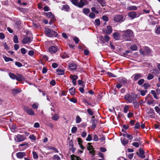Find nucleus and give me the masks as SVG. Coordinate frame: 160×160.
Returning <instances> with one entry per match:
<instances>
[{"label":"nucleus","mask_w":160,"mask_h":160,"mask_svg":"<svg viewBox=\"0 0 160 160\" xmlns=\"http://www.w3.org/2000/svg\"><path fill=\"white\" fill-rule=\"evenodd\" d=\"M124 39L126 41H130L133 36V32L130 29H128L122 32Z\"/></svg>","instance_id":"1"},{"label":"nucleus","mask_w":160,"mask_h":160,"mask_svg":"<svg viewBox=\"0 0 160 160\" xmlns=\"http://www.w3.org/2000/svg\"><path fill=\"white\" fill-rule=\"evenodd\" d=\"M137 96L134 93H131V94H127L125 96L124 98L129 103H132L136 99Z\"/></svg>","instance_id":"2"},{"label":"nucleus","mask_w":160,"mask_h":160,"mask_svg":"<svg viewBox=\"0 0 160 160\" xmlns=\"http://www.w3.org/2000/svg\"><path fill=\"white\" fill-rule=\"evenodd\" d=\"M44 32L46 35L48 37H56L58 35L56 32L48 28H45Z\"/></svg>","instance_id":"3"},{"label":"nucleus","mask_w":160,"mask_h":160,"mask_svg":"<svg viewBox=\"0 0 160 160\" xmlns=\"http://www.w3.org/2000/svg\"><path fill=\"white\" fill-rule=\"evenodd\" d=\"M26 139V137L24 135L20 134H18L14 136V140L16 142H22L24 141Z\"/></svg>","instance_id":"4"},{"label":"nucleus","mask_w":160,"mask_h":160,"mask_svg":"<svg viewBox=\"0 0 160 160\" xmlns=\"http://www.w3.org/2000/svg\"><path fill=\"white\" fill-rule=\"evenodd\" d=\"M139 52L142 55H147L150 53V50L148 47H144L143 50L141 49L139 50Z\"/></svg>","instance_id":"5"},{"label":"nucleus","mask_w":160,"mask_h":160,"mask_svg":"<svg viewBox=\"0 0 160 160\" xmlns=\"http://www.w3.org/2000/svg\"><path fill=\"white\" fill-rule=\"evenodd\" d=\"M23 109L25 112L29 115H33L34 114L33 110L27 106H23Z\"/></svg>","instance_id":"6"},{"label":"nucleus","mask_w":160,"mask_h":160,"mask_svg":"<svg viewBox=\"0 0 160 160\" xmlns=\"http://www.w3.org/2000/svg\"><path fill=\"white\" fill-rule=\"evenodd\" d=\"M79 2H78L77 7L81 8L85 5L88 4V2L87 0H80Z\"/></svg>","instance_id":"7"},{"label":"nucleus","mask_w":160,"mask_h":160,"mask_svg":"<svg viewBox=\"0 0 160 160\" xmlns=\"http://www.w3.org/2000/svg\"><path fill=\"white\" fill-rule=\"evenodd\" d=\"M147 103L148 105H151L154 103V100L152 99V97L149 95H148L146 98Z\"/></svg>","instance_id":"8"},{"label":"nucleus","mask_w":160,"mask_h":160,"mask_svg":"<svg viewBox=\"0 0 160 160\" xmlns=\"http://www.w3.org/2000/svg\"><path fill=\"white\" fill-rule=\"evenodd\" d=\"M103 32H106L108 34H110L112 32V29L111 26H107V28H104L102 29Z\"/></svg>","instance_id":"9"},{"label":"nucleus","mask_w":160,"mask_h":160,"mask_svg":"<svg viewBox=\"0 0 160 160\" xmlns=\"http://www.w3.org/2000/svg\"><path fill=\"white\" fill-rule=\"evenodd\" d=\"M123 17L122 15L115 16L114 18V20L117 22H119L123 21Z\"/></svg>","instance_id":"10"},{"label":"nucleus","mask_w":160,"mask_h":160,"mask_svg":"<svg viewBox=\"0 0 160 160\" xmlns=\"http://www.w3.org/2000/svg\"><path fill=\"white\" fill-rule=\"evenodd\" d=\"M57 51V48L55 46H52L49 47V52L51 54H52L55 53Z\"/></svg>","instance_id":"11"},{"label":"nucleus","mask_w":160,"mask_h":160,"mask_svg":"<svg viewBox=\"0 0 160 160\" xmlns=\"http://www.w3.org/2000/svg\"><path fill=\"white\" fill-rule=\"evenodd\" d=\"M31 42V38L29 37H26L23 39L22 42L23 44H26L29 43Z\"/></svg>","instance_id":"12"},{"label":"nucleus","mask_w":160,"mask_h":160,"mask_svg":"<svg viewBox=\"0 0 160 160\" xmlns=\"http://www.w3.org/2000/svg\"><path fill=\"white\" fill-rule=\"evenodd\" d=\"M16 156L18 158H22L26 156V153L24 152H19L16 154Z\"/></svg>","instance_id":"13"},{"label":"nucleus","mask_w":160,"mask_h":160,"mask_svg":"<svg viewBox=\"0 0 160 160\" xmlns=\"http://www.w3.org/2000/svg\"><path fill=\"white\" fill-rule=\"evenodd\" d=\"M136 13L134 12H131L128 13V16L131 18L133 19L138 16H137Z\"/></svg>","instance_id":"14"},{"label":"nucleus","mask_w":160,"mask_h":160,"mask_svg":"<svg viewBox=\"0 0 160 160\" xmlns=\"http://www.w3.org/2000/svg\"><path fill=\"white\" fill-rule=\"evenodd\" d=\"M44 14L48 18H52V20L53 21H54L55 20V17L51 12H45Z\"/></svg>","instance_id":"15"},{"label":"nucleus","mask_w":160,"mask_h":160,"mask_svg":"<svg viewBox=\"0 0 160 160\" xmlns=\"http://www.w3.org/2000/svg\"><path fill=\"white\" fill-rule=\"evenodd\" d=\"M147 113L148 114H151L152 117H154V110L152 108H150L147 110Z\"/></svg>","instance_id":"16"},{"label":"nucleus","mask_w":160,"mask_h":160,"mask_svg":"<svg viewBox=\"0 0 160 160\" xmlns=\"http://www.w3.org/2000/svg\"><path fill=\"white\" fill-rule=\"evenodd\" d=\"M21 91V90L18 88H14L12 90V93L14 95H16L20 92Z\"/></svg>","instance_id":"17"},{"label":"nucleus","mask_w":160,"mask_h":160,"mask_svg":"<svg viewBox=\"0 0 160 160\" xmlns=\"http://www.w3.org/2000/svg\"><path fill=\"white\" fill-rule=\"evenodd\" d=\"M91 122L92 123V125L91 126V128L94 129L96 127L97 123V121L96 119H92L91 120Z\"/></svg>","instance_id":"18"},{"label":"nucleus","mask_w":160,"mask_h":160,"mask_svg":"<svg viewBox=\"0 0 160 160\" xmlns=\"http://www.w3.org/2000/svg\"><path fill=\"white\" fill-rule=\"evenodd\" d=\"M24 79V77L21 74H18V76H16L15 79L18 81H22Z\"/></svg>","instance_id":"19"},{"label":"nucleus","mask_w":160,"mask_h":160,"mask_svg":"<svg viewBox=\"0 0 160 160\" xmlns=\"http://www.w3.org/2000/svg\"><path fill=\"white\" fill-rule=\"evenodd\" d=\"M121 140L122 144L124 146L128 142V140L124 138H121Z\"/></svg>","instance_id":"20"},{"label":"nucleus","mask_w":160,"mask_h":160,"mask_svg":"<svg viewBox=\"0 0 160 160\" xmlns=\"http://www.w3.org/2000/svg\"><path fill=\"white\" fill-rule=\"evenodd\" d=\"M97 1L102 6L106 5V3L104 0H97Z\"/></svg>","instance_id":"21"},{"label":"nucleus","mask_w":160,"mask_h":160,"mask_svg":"<svg viewBox=\"0 0 160 160\" xmlns=\"http://www.w3.org/2000/svg\"><path fill=\"white\" fill-rule=\"evenodd\" d=\"M69 68L71 70H75L77 68V65L75 63L71 64L69 65Z\"/></svg>","instance_id":"22"},{"label":"nucleus","mask_w":160,"mask_h":160,"mask_svg":"<svg viewBox=\"0 0 160 160\" xmlns=\"http://www.w3.org/2000/svg\"><path fill=\"white\" fill-rule=\"evenodd\" d=\"M134 77V79L136 80H138L141 77V74H135L133 75Z\"/></svg>","instance_id":"23"},{"label":"nucleus","mask_w":160,"mask_h":160,"mask_svg":"<svg viewBox=\"0 0 160 160\" xmlns=\"http://www.w3.org/2000/svg\"><path fill=\"white\" fill-rule=\"evenodd\" d=\"M78 144L80 145V147L82 149H83L84 148L81 144V143L82 142L81 138H78Z\"/></svg>","instance_id":"24"},{"label":"nucleus","mask_w":160,"mask_h":160,"mask_svg":"<svg viewBox=\"0 0 160 160\" xmlns=\"http://www.w3.org/2000/svg\"><path fill=\"white\" fill-rule=\"evenodd\" d=\"M70 77L72 79V81H76L78 78V76L74 75H71Z\"/></svg>","instance_id":"25"},{"label":"nucleus","mask_w":160,"mask_h":160,"mask_svg":"<svg viewBox=\"0 0 160 160\" xmlns=\"http://www.w3.org/2000/svg\"><path fill=\"white\" fill-rule=\"evenodd\" d=\"M71 158L72 160H83L80 158L79 157L76 156L74 155H71Z\"/></svg>","instance_id":"26"},{"label":"nucleus","mask_w":160,"mask_h":160,"mask_svg":"<svg viewBox=\"0 0 160 160\" xmlns=\"http://www.w3.org/2000/svg\"><path fill=\"white\" fill-rule=\"evenodd\" d=\"M119 82L123 84H125L127 83V80L125 78H122L120 79Z\"/></svg>","instance_id":"27"},{"label":"nucleus","mask_w":160,"mask_h":160,"mask_svg":"<svg viewBox=\"0 0 160 160\" xmlns=\"http://www.w3.org/2000/svg\"><path fill=\"white\" fill-rule=\"evenodd\" d=\"M59 118V117L57 114H55L52 116V119L54 120L57 121Z\"/></svg>","instance_id":"28"},{"label":"nucleus","mask_w":160,"mask_h":160,"mask_svg":"<svg viewBox=\"0 0 160 160\" xmlns=\"http://www.w3.org/2000/svg\"><path fill=\"white\" fill-rule=\"evenodd\" d=\"M113 37L116 40H118L119 38V34L118 32H115L113 34Z\"/></svg>","instance_id":"29"},{"label":"nucleus","mask_w":160,"mask_h":160,"mask_svg":"<svg viewBox=\"0 0 160 160\" xmlns=\"http://www.w3.org/2000/svg\"><path fill=\"white\" fill-rule=\"evenodd\" d=\"M83 12L85 15H87L90 12V10L87 8H84L83 9Z\"/></svg>","instance_id":"30"},{"label":"nucleus","mask_w":160,"mask_h":160,"mask_svg":"<svg viewBox=\"0 0 160 160\" xmlns=\"http://www.w3.org/2000/svg\"><path fill=\"white\" fill-rule=\"evenodd\" d=\"M57 72L59 75H62L64 73V71L63 70L60 69H57Z\"/></svg>","instance_id":"31"},{"label":"nucleus","mask_w":160,"mask_h":160,"mask_svg":"<svg viewBox=\"0 0 160 160\" xmlns=\"http://www.w3.org/2000/svg\"><path fill=\"white\" fill-rule=\"evenodd\" d=\"M62 9L66 11H68L69 10V6L65 5H63L62 7Z\"/></svg>","instance_id":"32"},{"label":"nucleus","mask_w":160,"mask_h":160,"mask_svg":"<svg viewBox=\"0 0 160 160\" xmlns=\"http://www.w3.org/2000/svg\"><path fill=\"white\" fill-rule=\"evenodd\" d=\"M155 32L158 35L160 34V26L156 28Z\"/></svg>","instance_id":"33"},{"label":"nucleus","mask_w":160,"mask_h":160,"mask_svg":"<svg viewBox=\"0 0 160 160\" xmlns=\"http://www.w3.org/2000/svg\"><path fill=\"white\" fill-rule=\"evenodd\" d=\"M9 75L10 78L12 79H16V76L15 74L10 72L9 73Z\"/></svg>","instance_id":"34"},{"label":"nucleus","mask_w":160,"mask_h":160,"mask_svg":"<svg viewBox=\"0 0 160 160\" xmlns=\"http://www.w3.org/2000/svg\"><path fill=\"white\" fill-rule=\"evenodd\" d=\"M3 58H4L5 61L7 62L9 61H13V59H12L8 58L5 56H3Z\"/></svg>","instance_id":"35"},{"label":"nucleus","mask_w":160,"mask_h":160,"mask_svg":"<svg viewBox=\"0 0 160 160\" xmlns=\"http://www.w3.org/2000/svg\"><path fill=\"white\" fill-rule=\"evenodd\" d=\"M151 93L153 95V96L156 99H158V98L157 97V96L156 95V92L155 90H152L151 91Z\"/></svg>","instance_id":"36"},{"label":"nucleus","mask_w":160,"mask_h":160,"mask_svg":"<svg viewBox=\"0 0 160 160\" xmlns=\"http://www.w3.org/2000/svg\"><path fill=\"white\" fill-rule=\"evenodd\" d=\"M89 17L91 19H94L95 17V14L92 12H91L88 15Z\"/></svg>","instance_id":"37"},{"label":"nucleus","mask_w":160,"mask_h":160,"mask_svg":"<svg viewBox=\"0 0 160 160\" xmlns=\"http://www.w3.org/2000/svg\"><path fill=\"white\" fill-rule=\"evenodd\" d=\"M13 42L15 43H18V36L15 35L13 38Z\"/></svg>","instance_id":"38"},{"label":"nucleus","mask_w":160,"mask_h":160,"mask_svg":"<svg viewBox=\"0 0 160 160\" xmlns=\"http://www.w3.org/2000/svg\"><path fill=\"white\" fill-rule=\"evenodd\" d=\"M29 138L33 141H36V137L33 134L30 135L29 136Z\"/></svg>","instance_id":"39"},{"label":"nucleus","mask_w":160,"mask_h":160,"mask_svg":"<svg viewBox=\"0 0 160 160\" xmlns=\"http://www.w3.org/2000/svg\"><path fill=\"white\" fill-rule=\"evenodd\" d=\"M132 102H133V104L134 105V108H138L139 106L138 103L136 101V100Z\"/></svg>","instance_id":"40"},{"label":"nucleus","mask_w":160,"mask_h":160,"mask_svg":"<svg viewBox=\"0 0 160 160\" xmlns=\"http://www.w3.org/2000/svg\"><path fill=\"white\" fill-rule=\"evenodd\" d=\"M128 9L129 10H136L137 9V8L134 6H131L128 8Z\"/></svg>","instance_id":"41"},{"label":"nucleus","mask_w":160,"mask_h":160,"mask_svg":"<svg viewBox=\"0 0 160 160\" xmlns=\"http://www.w3.org/2000/svg\"><path fill=\"white\" fill-rule=\"evenodd\" d=\"M76 122L77 123H79L81 121V119L79 116H78L76 118Z\"/></svg>","instance_id":"42"},{"label":"nucleus","mask_w":160,"mask_h":160,"mask_svg":"<svg viewBox=\"0 0 160 160\" xmlns=\"http://www.w3.org/2000/svg\"><path fill=\"white\" fill-rule=\"evenodd\" d=\"M78 0H71L70 1L72 2V3L75 5V6H77L78 3Z\"/></svg>","instance_id":"43"},{"label":"nucleus","mask_w":160,"mask_h":160,"mask_svg":"<svg viewBox=\"0 0 160 160\" xmlns=\"http://www.w3.org/2000/svg\"><path fill=\"white\" fill-rule=\"evenodd\" d=\"M33 157L34 159H36L38 158V156L37 153L35 152H32Z\"/></svg>","instance_id":"44"},{"label":"nucleus","mask_w":160,"mask_h":160,"mask_svg":"<svg viewBox=\"0 0 160 160\" xmlns=\"http://www.w3.org/2000/svg\"><path fill=\"white\" fill-rule=\"evenodd\" d=\"M53 159L54 160H60L61 158L58 155H55L53 156Z\"/></svg>","instance_id":"45"},{"label":"nucleus","mask_w":160,"mask_h":160,"mask_svg":"<svg viewBox=\"0 0 160 160\" xmlns=\"http://www.w3.org/2000/svg\"><path fill=\"white\" fill-rule=\"evenodd\" d=\"M69 91L71 95H73L75 93V91L74 89L72 88L69 89Z\"/></svg>","instance_id":"46"},{"label":"nucleus","mask_w":160,"mask_h":160,"mask_svg":"<svg viewBox=\"0 0 160 160\" xmlns=\"http://www.w3.org/2000/svg\"><path fill=\"white\" fill-rule=\"evenodd\" d=\"M129 107L128 106L126 105L124 108V112L125 113H127Z\"/></svg>","instance_id":"47"},{"label":"nucleus","mask_w":160,"mask_h":160,"mask_svg":"<svg viewBox=\"0 0 160 160\" xmlns=\"http://www.w3.org/2000/svg\"><path fill=\"white\" fill-rule=\"evenodd\" d=\"M137 46L135 45H134L133 46H131L130 47V49L132 50L135 51L137 49Z\"/></svg>","instance_id":"48"},{"label":"nucleus","mask_w":160,"mask_h":160,"mask_svg":"<svg viewBox=\"0 0 160 160\" xmlns=\"http://www.w3.org/2000/svg\"><path fill=\"white\" fill-rule=\"evenodd\" d=\"M95 24L99 26L100 24V20L99 19H97L95 21Z\"/></svg>","instance_id":"49"},{"label":"nucleus","mask_w":160,"mask_h":160,"mask_svg":"<svg viewBox=\"0 0 160 160\" xmlns=\"http://www.w3.org/2000/svg\"><path fill=\"white\" fill-rule=\"evenodd\" d=\"M110 39V37L107 35H105L104 36V39L105 42H108Z\"/></svg>","instance_id":"50"},{"label":"nucleus","mask_w":160,"mask_h":160,"mask_svg":"<svg viewBox=\"0 0 160 160\" xmlns=\"http://www.w3.org/2000/svg\"><path fill=\"white\" fill-rule=\"evenodd\" d=\"M99 40L101 41L103 43H105V41L104 39V37L103 36H101L99 37Z\"/></svg>","instance_id":"51"},{"label":"nucleus","mask_w":160,"mask_h":160,"mask_svg":"<svg viewBox=\"0 0 160 160\" xmlns=\"http://www.w3.org/2000/svg\"><path fill=\"white\" fill-rule=\"evenodd\" d=\"M93 140L95 141H97L98 140V136L96 134H94L93 136Z\"/></svg>","instance_id":"52"},{"label":"nucleus","mask_w":160,"mask_h":160,"mask_svg":"<svg viewBox=\"0 0 160 160\" xmlns=\"http://www.w3.org/2000/svg\"><path fill=\"white\" fill-rule=\"evenodd\" d=\"M91 143H88V150H90L92 149L93 147L91 145Z\"/></svg>","instance_id":"53"},{"label":"nucleus","mask_w":160,"mask_h":160,"mask_svg":"<svg viewBox=\"0 0 160 160\" xmlns=\"http://www.w3.org/2000/svg\"><path fill=\"white\" fill-rule=\"evenodd\" d=\"M77 128L76 127H73L71 130V132L72 133H74L77 130Z\"/></svg>","instance_id":"54"},{"label":"nucleus","mask_w":160,"mask_h":160,"mask_svg":"<svg viewBox=\"0 0 160 160\" xmlns=\"http://www.w3.org/2000/svg\"><path fill=\"white\" fill-rule=\"evenodd\" d=\"M147 91V90H141L140 91V93H141V95H142V96H144L145 95Z\"/></svg>","instance_id":"55"},{"label":"nucleus","mask_w":160,"mask_h":160,"mask_svg":"<svg viewBox=\"0 0 160 160\" xmlns=\"http://www.w3.org/2000/svg\"><path fill=\"white\" fill-rule=\"evenodd\" d=\"M86 140L88 141H90L92 140V137L91 135L89 134Z\"/></svg>","instance_id":"56"},{"label":"nucleus","mask_w":160,"mask_h":160,"mask_svg":"<svg viewBox=\"0 0 160 160\" xmlns=\"http://www.w3.org/2000/svg\"><path fill=\"white\" fill-rule=\"evenodd\" d=\"M144 82V80L143 79H141L139 80L138 82V83L139 85H141L143 84V83Z\"/></svg>","instance_id":"57"},{"label":"nucleus","mask_w":160,"mask_h":160,"mask_svg":"<svg viewBox=\"0 0 160 160\" xmlns=\"http://www.w3.org/2000/svg\"><path fill=\"white\" fill-rule=\"evenodd\" d=\"M102 19L105 21H108V18L107 16L105 15L103 16L102 17Z\"/></svg>","instance_id":"58"},{"label":"nucleus","mask_w":160,"mask_h":160,"mask_svg":"<svg viewBox=\"0 0 160 160\" xmlns=\"http://www.w3.org/2000/svg\"><path fill=\"white\" fill-rule=\"evenodd\" d=\"M87 112L90 115H93V113L91 109L90 108H88L87 110Z\"/></svg>","instance_id":"59"},{"label":"nucleus","mask_w":160,"mask_h":160,"mask_svg":"<svg viewBox=\"0 0 160 160\" xmlns=\"http://www.w3.org/2000/svg\"><path fill=\"white\" fill-rule=\"evenodd\" d=\"M15 64L18 67H21L22 66V64L19 62H16Z\"/></svg>","instance_id":"60"},{"label":"nucleus","mask_w":160,"mask_h":160,"mask_svg":"<svg viewBox=\"0 0 160 160\" xmlns=\"http://www.w3.org/2000/svg\"><path fill=\"white\" fill-rule=\"evenodd\" d=\"M38 107V105L36 103H34L32 105V107L34 109H37Z\"/></svg>","instance_id":"61"},{"label":"nucleus","mask_w":160,"mask_h":160,"mask_svg":"<svg viewBox=\"0 0 160 160\" xmlns=\"http://www.w3.org/2000/svg\"><path fill=\"white\" fill-rule=\"evenodd\" d=\"M156 111L158 113H160V108L158 106H156L155 108Z\"/></svg>","instance_id":"62"},{"label":"nucleus","mask_w":160,"mask_h":160,"mask_svg":"<svg viewBox=\"0 0 160 160\" xmlns=\"http://www.w3.org/2000/svg\"><path fill=\"white\" fill-rule=\"evenodd\" d=\"M5 37L3 33H2V32L0 33V39L3 40L4 39Z\"/></svg>","instance_id":"63"},{"label":"nucleus","mask_w":160,"mask_h":160,"mask_svg":"<svg viewBox=\"0 0 160 160\" xmlns=\"http://www.w3.org/2000/svg\"><path fill=\"white\" fill-rule=\"evenodd\" d=\"M153 76L151 74H149L147 77V78L148 80H151L153 78Z\"/></svg>","instance_id":"64"}]
</instances>
